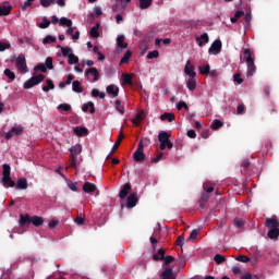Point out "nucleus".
Wrapping results in <instances>:
<instances>
[{"label":"nucleus","instance_id":"f257e3e1","mask_svg":"<svg viewBox=\"0 0 279 279\" xmlns=\"http://www.w3.org/2000/svg\"><path fill=\"white\" fill-rule=\"evenodd\" d=\"M244 61L247 64V77H253L256 73V64L254 63V58H252V51L250 49H244Z\"/></svg>","mask_w":279,"mask_h":279},{"label":"nucleus","instance_id":"f03ea898","mask_svg":"<svg viewBox=\"0 0 279 279\" xmlns=\"http://www.w3.org/2000/svg\"><path fill=\"white\" fill-rule=\"evenodd\" d=\"M69 151L71 158L70 167L75 169V167H77V156L82 154V146L80 144H75L69 148Z\"/></svg>","mask_w":279,"mask_h":279},{"label":"nucleus","instance_id":"7ed1b4c3","mask_svg":"<svg viewBox=\"0 0 279 279\" xmlns=\"http://www.w3.org/2000/svg\"><path fill=\"white\" fill-rule=\"evenodd\" d=\"M10 170H11L10 165L4 163L3 172H2L3 177L1 178V182L2 184H8V182H10V187L14 189V186H16V182H14L12 178H10Z\"/></svg>","mask_w":279,"mask_h":279},{"label":"nucleus","instance_id":"20e7f679","mask_svg":"<svg viewBox=\"0 0 279 279\" xmlns=\"http://www.w3.org/2000/svg\"><path fill=\"white\" fill-rule=\"evenodd\" d=\"M40 82H45V75L44 74H38L36 76L31 77L24 83V88L29 90V88H34V86H38Z\"/></svg>","mask_w":279,"mask_h":279},{"label":"nucleus","instance_id":"39448f33","mask_svg":"<svg viewBox=\"0 0 279 279\" xmlns=\"http://www.w3.org/2000/svg\"><path fill=\"white\" fill-rule=\"evenodd\" d=\"M15 66L22 73H29V68H27V61L25 60V54H20L15 58Z\"/></svg>","mask_w":279,"mask_h":279},{"label":"nucleus","instance_id":"423d86ee","mask_svg":"<svg viewBox=\"0 0 279 279\" xmlns=\"http://www.w3.org/2000/svg\"><path fill=\"white\" fill-rule=\"evenodd\" d=\"M145 146L143 142H140L137 145V149L133 153V160L135 162H143L145 160Z\"/></svg>","mask_w":279,"mask_h":279},{"label":"nucleus","instance_id":"0eeeda50","mask_svg":"<svg viewBox=\"0 0 279 279\" xmlns=\"http://www.w3.org/2000/svg\"><path fill=\"white\" fill-rule=\"evenodd\" d=\"M169 138H171V134L165 131L158 134V141L160 143L159 149H161V151L167 149V144L170 141Z\"/></svg>","mask_w":279,"mask_h":279},{"label":"nucleus","instance_id":"6e6552de","mask_svg":"<svg viewBox=\"0 0 279 279\" xmlns=\"http://www.w3.org/2000/svg\"><path fill=\"white\" fill-rule=\"evenodd\" d=\"M221 40L220 39H216L211 46L208 49V53H214V56H217L218 53H221Z\"/></svg>","mask_w":279,"mask_h":279},{"label":"nucleus","instance_id":"1a4fd4ad","mask_svg":"<svg viewBox=\"0 0 279 279\" xmlns=\"http://www.w3.org/2000/svg\"><path fill=\"white\" fill-rule=\"evenodd\" d=\"M90 75H93V82H99V71L97 68H89L85 71V76L90 80Z\"/></svg>","mask_w":279,"mask_h":279},{"label":"nucleus","instance_id":"9d476101","mask_svg":"<svg viewBox=\"0 0 279 279\" xmlns=\"http://www.w3.org/2000/svg\"><path fill=\"white\" fill-rule=\"evenodd\" d=\"M138 204V196L136 193H131L126 198V207L134 208Z\"/></svg>","mask_w":279,"mask_h":279},{"label":"nucleus","instance_id":"9b49d317","mask_svg":"<svg viewBox=\"0 0 279 279\" xmlns=\"http://www.w3.org/2000/svg\"><path fill=\"white\" fill-rule=\"evenodd\" d=\"M185 75H189V77H197V73L195 72V68L193 66V63L189 60L184 68Z\"/></svg>","mask_w":279,"mask_h":279},{"label":"nucleus","instance_id":"f8f14e48","mask_svg":"<svg viewBox=\"0 0 279 279\" xmlns=\"http://www.w3.org/2000/svg\"><path fill=\"white\" fill-rule=\"evenodd\" d=\"M266 228L269 229H278L279 228V221L277 217L267 218L265 221Z\"/></svg>","mask_w":279,"mask_h":279},{"label":"nucleus","instance_id":"ddd939ff","mask_svg":"<svg viewBox=\"0 0 279 279\" xmlns=\"http://www.w3.org/2000/svg\"><path fill=\"white\" fill-rule=\"evenodd\" d=\"M130 191H132V184L130 183L124 184L119 193L120 199H125Z\"/></svg>","mask_w":279,"mask_h":279},{"label":"nucleus","instance_id":"4468645a","mask_svg":"<svg viewBox=\"0 0 279 279\" xmlns=\"http://www.w3.org/2000/svg\"><path fill=\"white\" fill-rule=\"evenodd\" d=\"M83 191L84 193H95V191H97V185H95V183L85 182L83 184Z\"/></svg>","mask_w":279,"mask_h":279},{"label":"nucleus","instance_id":"2eb2a0df","mask_svg":"<svg viewBox=\"0 0 279 279\" xmlns=\"http://www.w3.org/2000/svg\"><path fill=\"white\" fill-rule=\"evenodd\" d=\"M160 279H175V276H173V269L172 268H166L160 274Z\"/></svg>","mask_w":279,"mask_h":279},{"label":"nucleus","instance_id":"dca6fc26","mask_svg":"<svg viewBox=\"0 0 279 279\" xmlns=\"http://www.w3.org/2000/svg\"><path fill=\"white\" fill-rule=\"evenodd\" d=\"M122 141H123V132H120V135H119L118 140L114 142L111 153L108 155L107 158H110V156H112V154H114V151H117V149H119V146L121 145Z\"/></svg>","mask_w":279,"mask_h":279},{"label":"nucleus","instance_id":"f3484780","mask_svg":"<svg viewBox=\"0 0 279 279\" xmlns=\"http://www.w3.org/2000/svg\"><path fill=\"white\" fill-rule=\"evenodd\" d=\"M15 189H17L20 191L27 190V179H25V178L19 179L16 184H15Z\"/></svg>","mask_w":279,"mask_h":279},{"label":"nucleus","instance_id":"a211bd4d","mask_svg":"<svg viewBox=\"0 0 279 279\" xmlns=\"http://www.w3.org/2000/svg\"><path fill=\"white\" fill-rule=\"evenodd\" d=\"M12 12V5L0 4V16H8Z\"/></svg>","mask_w":279,"mask_h":279},{"label":"nucleus","instance_id":"6ab92c4d","mask_svg":"<svg viewBox=\"0 0 279 279\" xmlns=\"http://www.w3.org/2000/svg\"><path fill=\"white\" fill-rule=\"evenodd\" d=\"M161 121H168L169 123H173L175 121V114L171 112H165L160 116Z\"/></svg>","mask_w":279,"mask_h":279},{"label":"nucleus","instance_id":"aec40b11","mask_svg":"<svg viewBox=\"0 0 279 279\" xmlns=\"http://www.w3.org/2000/svg\"><path fill=\"white\" fill-rule=\"evenodd\" d=\"M196 40L198 43V47H204V43L208 44L210 38L208 37V33H204L201 37H196Z\"/></svg>","mask_w":279,"mask_h":279},{"label":"nucleus","instance_id":"412c9836","mask_svg":"<svg viewBox=\"0 0 279 279\" xmlns=\"http://www.w3.org/2000/svg\"><path fill=\"white\" fill-rule=\"evenodd\" d=\"M106 92L108 93V95H111L112 97H119V87L114 85H108Z\"/></svg>","mask_w":279,"mask_h":279},{"label":"nucleus","instance_id":"4be33fe9","mask_svg":"<svg viewBox=\"0 0 279 279\" xmlns=\"http://www.w3.org/2000/svg\"><path fill=\"white\" fill-rule=\"evenodd\" d=\"M88 108H89L90 114H95V102L88 101L87 104H84L82 106L83 112H88Z\"/></svg>","mask_w":279,"mask_h":279},{"label":"nucleus","instance_id":"5701e85b","mask_svg":"<svg viewBox=\"0 0 279 279\" xmlns=\"http://www.w3.org/2000/svg\"><path fill=\"white\" fill-rule=\"evenodd\" d=\"M31 223H33V226L38 228L45 223V219H43V217H39V216H33L31 217Z\"/></svg>","mask_w":279,"mask_h":279},{"label":"nucleus","instance_id":"b1692460","mask_svg":"<svg viewBox=\"0 0 279 279\" xmlns=\"http://www.w3.org/2000/svg\"><path fill=\"white\" fill-rule=\"evenodd\" d=\"M166 255H165V250L159 248L156 254L153 255V260L158 262V260H165Z\"/></svg>","mask_w":279,"mask_h":279},{"label":"nucleus","instance_id":"393cba45","mask_svg":"<svg viewBox=\"0 0 279 279\" xmlns=\"http://www.w3.org/2000/svg\"><path fill=\"white\" fill-rule=\"evenodd\" d=\"M72 90H73V93H84L82 83L80 81H73L72 82Z\"/></svg>","mask_w":279,"mask_h":279},{"label":"nucleus","instance_id":"a878e982","mask_svg":"<svg viewBox=\"0 0 279 279\" xmlns=\"http://www.w3.org/2000/svg\"><path fill=\"white\" fill-rule=\"evenodd\" d=\"M117 45L120 49H128V43H125V36L120 35L117 37Z\"/></svg>","mask_w":279,"mask_h":279},{"label":"nucleus","instance_id":"bb28decb","mask_svg":"<svg viewBox=\"0 0 279 279\" xmlns=\"http://www.w3.org/2000/svg\"><path fill=\"white\" fill-rule=\"evenodd\" d=\"M186 86L189 90H195V88H197V82L195 81V77H190L186 82Z\"/></svg>","mask_w":279,"mask_h":279},{"label":"nucleus","instance_id":"cd10ccee","mask_svg":"<svg viewBox=\"0 0 279 279\" xmlns=\"http://www.w3.org/2000/svg\"><path fill=\"white\" fill-rule=\"evenodd\" d=\"M89 36H92V38H99V23L90 28Z\"/></svg>","mask_w":279,"mask_h":279},{"label":"nucleus","instance_id":"c85d7f7f","mask_svg":"<svg viewBox=\"0 0 279 279\" xmlns=\"http://www.w3.org/2000/svg\"><path fill=\"white\" fill-rule=\"evenodd\" d=\"M143 117H145V113L143 111H140L135 118L132 120V123L134 125H141V121H143Z\"/></svg>","mask_w":279,"mask_h":279},{"label":"nucleus","instance_id":"c756f323","mask_svg":"<svg viewBox=\"0 0 279 279\" xmlns=\"http://www.w3.org/2000/svg\"><path fill=\"white\" fill-rule=\"evenodd\" d=\"M47 85L43 87L44 93H49V90H53L56 88V85L53 84V81L47 80Z\"/></svg>","mask_w":279,"mask_h":279},{"label":"nucleus","instance_id":"7c9ffc66","mask_svg":"<svg viewBox=\"0 0 279 279\" xmlns=\"http://www.w3.org/2000/svg\"><path fill=\"white\" fill-rule=\"evenodd\" d=\"M27 223H32V217H29V215L20 216V226H27Z\"/></svg>","mask_w":279,"mask_h":279},{"label":"nucleus","instance_id":"2f4dec72","mask_svg":"<svg viewBox=\"0 0 279 279\" xmlns=\"http://www.w3.org/2000/svg\"><path fill=\"white\" fill-rule=\"evenodd\" d=\"M268 239H278L279 236V228L278 229H269L267 233Z\"/></svg>","mask_w":279,"mask_h":279},{"label":"nucleus","instance_id":"473e14b6","mask_svg":"<svg viewBox=\"0 0 279 279\" xmlns=\"http://www.w3.org/2000/svg\"><path fill=\"white\" fill-rule=\"evenodd\" d=\"M74 134H76V136H84V134H88V129L76 126L74 128Z\"/></svg>","mask_w":279,"mask_h":279},{"label":"nucleus","instance_id":"72a5a7b5","mask_svg":"<svg viewBox=\"0 0 279 279\" xmlns=\"http://www.w3.org/2000/svg\"><path fill=\"white\" fill-rule=\"evenodd\" d=\"M123 77V84H126L128 86H132V80L134 77V74H122Z\"/></svg>","mask_w":279,"mask_h":279},{"label":"nucleus","instance_id":"f704fd0d","mask_svg":"<svg viewBox=\"0 0 279 279\" xmlns=\"http://www.w3.org/2000/svg\"><path fill=\"white\" fill-rule=\"evenodd\" d=\"M59 49H61V53L63 56V58H69V56H71V53H73V49L69 48V47H61L58 46Z\"/></svg>","mask_w":279,"mask_h":279},{"label":"nucleus","instance_id":"c9c22d12","mask_svg":"<svg viewBox=\"0 0 279 279\" xmlns=\"http://www.w3.org/2000/svg\"><path fill=\"white\" fill-rule=\"evenodd\" d=\"M4 75L5 77H8V80H10L11 82H14L16 80V74L14 72H12V70L10 69H5L4 70Z\"/></svg>","mask_w":279,"mask_h":279},{"label":"nucleus","instance_id":"e433bc0d","mask_svg":"<svg viewBox=\"0 0 279 279\" xmlns=\"http://www.w3.org/2000/svg\"><path fill=\"white\" fill-rule=\"evenodd\" d=\"M80 62V58L75 56L73 52L69 54L68 57V63L69 64H77Z\"/></svg>","mask_w":279,"mask_h":279},{"label":"nucleus","instance_id":"4c0bfd02","mask_svg":"<svg viewBox=\"0 0 279 279\" xmlns=\"http://www.w3.org/2000/svg\"><path fill=\"white\" fill-rule=\"evenodd\" d=\"M132 58V52L130 50H128L124 56L122 57V59L120 60V64H128V62H130V59Z\"/></svg>","mask_w":279,"mask_h":279},{"label":"nucleus","instance_id":"58836bf2","mask_svg":"<svg viewBox=\"0 0 279 279\" xmlns=\"http://www.w3.org/2000/svg\"><path fill=\"white\" fill-rule=\"evenodd\" d=\"M198 70H199L201 75H209L210 74V65H208V64L198 66Z\"/></svg>","mask_w":279,"mask_h":279},{"label":"nucleus","instance_id":"ea45409f","mask_svg":"<svg viewBox=\"0 0 279 279\" xmlns=\"http://www.w3.org/2000/svg\"><path fill=\"white\" fill-rule=\"evenodd\" d=\"M59 25H65V27H72L73 26V21H71L70 19L66 17H61Z\"/></svg>","mask_w":279,"mask_h":279},{"label":"nucleus","instance_id":"a19ab883","mask_svg":"<svg viewBox=\"0 0 279 279\" xmlns=\"http://www.w3.org/2000/svg\"><path fill=\"white\" fill-rule=\"evenodd\" d=\"M141 10H147L151 5L153 0H138Z\"/></svg>","mask_w":279,"mask_h":279},{"label":"nucleus","instance_id":"79ce46f5","mask_svg":"<svg viewBox=\"0 0 279 279\" xmlns=\"http://www.w3.org/2000/svg\"><path fill=\"white\" fill-rule=\"evenodd\" d=\"M116 110L121 114H125V107L121 105L119 99L116 100Z\"/></svg>","mask_w":279,"mask_h":279},{"label":"nucleus","instance_id":"37998d69","mask_svg":"<svg viewBox=\"0 0 279 279\" xmlns=\"http://www.w3.org/2000/svg\"><path fill=\"white\" fill-rule=\"evenodd\" d=\"M214 260L217 265H221V263H226V256L221 255V254H216L214 256Z\"/></svg>","mask_w":279,"mask_h":279},{"label":"nucleus","instance_id":"c03bdc74","mask_svg":"<svg viewBox=\"0 0 279 279\" xmlns=\"http://www.w3.org/2000/svg\"><path fill=\"white\" fill-rule=\"evenodd\" d=\"M57 38L51 36V35H47L44 39H43V45H51V43H56Z\"/></svg>","mask_w":279,"mask_h":279},{"label":"nucleus","instance_id":"a18cd8bd","mask_svg":"<svg viewBox=\"0 0 279 279\" xmlns=\"http://www.w3.org/2000/svg\"><path fill=\"white\" fill-rule=\"evenodd\" d=\"M46 69L49 71H53V58L47 57L46 58V63H45Z\"/></svg>","mask_w":279,"mask_h":279},{"label":"nucleus","instance_id":"49530a36","mask_svg":"<svg viewBox=\"0 0 279 279\" xmlns=\"http://www.w3.org/2000/svg\"><path fill=\"white\" fill-rule=\"evenodd\" d=\"M219 128H223V122L221 120H214L211 123V130H219Z\"/></svg>","mask_w":279,"mask_h":279},{"label":"nucleus","instance_id":"de8ad7c7","mask_svg":"<svg viewBox=\"0 0 279 279\" xmlns=\"http://www.w3.org/2000/svg\"><path fill=\"white\" fill-rule=\"evenodd\" d=\"M51 25V22L47 20V17H44L39 24L40 29H47Z\"/></svg>","mask_w":279,"mask_h":279},{"label":"nucleus","instance_id":"09e8293b","mask_svg":"<svg viewBox=\"0 0 279 279\" xmlns=\"http://www.w3.org/2000/svg\"><path fill=\"white\" fill-rule=\"evenodd\" d=\"M208 203V195L203 194L199 198V208H204L206 204Z\"/></svg>","mask_w":279,"mask_h":279},{"label":"nucleus","instance_id":"8fccbe9b","mask_svg":"<svg viewBox=\"0 0 279 279\" xmlns=\"http://www.w3.org/2000/svg\"><path fill=\"white\" fill-rule=\"evenodd\" d=\"M56 3V0H40V5L43 8H49L50 5H53Z\"/></svg>","mask_w":279,"mask_h":279},{"label":"nucleus","instance_id":"3c124183","mask_svg":"<svg viewBox=\"0 0 279 279\" xmlns=\"http://www.w3.org/2000/svg\"><path fill=\"white\" fill-rule=\"evenodd\" d=\"M34 71H40L41 73H47V68L45 63H39L34 68Z\"/></svg>","mask_w":279,"mask_h":279},{"label":"nucleus","instance_id":"603ef678","mask_svg":"<svg viewBox=\"0 0 279 279\" xmlns=\"http://www.w3.org/2000/svg\"><path fill=\"white\" fill-rule=\"evenodd\" d=\"M197 234H199V229L192 230L189 236V241H195V239H197Z\"/></svg>","mask_w":279,"mask_h":279},{"label":"nucleus","instance_id":"864d4df0","mask_svg":"<svg viewBox=\"0 0 279 279\" xmlns=\"http://www.w3.org/2000/svg\"><path fill=\"white\" fill-rule=\"evenodd\" d=\"M235 260L239 263H250V257L245 255H239L235 257Z\"/></svg>","mask_w":279,"mask_h":279},{"label":"nucleus","instance_id":"5fc2aeb1","mask_svg":"<svg viewBox=\"0 0 279 279\" xmlns=\"http://www.w3.org/2000/svg\"><path fill=\"white\" fill-rule=\"evenodd\" d=\"M58 110H63V112H69V110H71V105H69V104H60L58 106Z\"/></svg>","mask_w":279,"mask_h":279},{"label":"nucleus","instance_id":"6e6d98bb","mask_svg":"<svg viewBox=\"0 0 279 279\" xmlns=\"http://www.w3.org/2000/svg\"><path fill=\"white\" fill-rule=\"evenodd\" d=\"M174 260H175V257H174V256H171V255H167V256L163 258L165 265H171V263H173Z\"/></svg>","mask_w":279,"mask_h":279},{"label":"nucleus","instance_id":"4d7b16f0","mask_svg":"<svg viewBox=\"0 0 279 279\" xmlns=\"http://www.w3.org/2000/svg\"><path fill=\"white\" fill-rule=\"evenodd\" d=\"M12 132L14 134V136H21V134H23V126H19V128H12Z\"/></svg>","mask_w":279,"mask_h":279},{"label":"nucleus","instance_id":"13d9d810","mask_svg":"<svg viewBox=\"0 0 279 279\" xmlns=\"http://www.w3.org/2000/svg\"><path fill=\"white\" fill-rule=\"evenodd\" d=\"M158 56H159L158 50H153V51L148 52L147 59L148 60H154V58H158Z\"/></svg>","mask_w":279,"mask_h":279},{"label":"nucleus","instance_id":"bf43d9fd","mask_svg":"<svg viewBox=\"0 0 279 279\" xmlns=\"http://www.w3.org/2000/svg\"><path fill=\"white\" fill-rule=\"evenodd\" d=\"M34 1H36V0H26V1L22 4V7H21V9L23 10V12H25V10H27V8H29V5H32V3H34Z\"/></svg>","mask_w":279,"mask_h":279},{"label":"nucleus","instance_id":"052dcab7","mask_svg":"<svg viewBox=\"0 0 279 279\" xmlns=\"http://www.w3.org/2000/svg\"><path fill=\"white\" fill-rule=\"evenodd\" d=\"M182 108H184L185 110H189V105H186V102L184 101L178 102L177 110H182Z\"/></svg>","mask_w":279,"mask_h":279},{"label":"nucleus","instance_id":"680f3d73","mask_svg":"<svg viewBox=\"0 0 279 279\" xmlns=\"http://www.w3.org/2000/svg\"><path fill=\"white\" fill-rule=\"evenodd\" d=\"M162 156H165V154H163V153H160L157 157H155V158L151 159V162H153V163H158V162H160V161L162 160Z\"/></svg>","mask_w":279,"mask_h":279},{"label":"nucleus","instance_id":"e2e57ef3","mask_svg":"<svg viewBox=\"0 0 279 279\" xmlns=\"http://www.w3.org/2000/svg\"><path fill=\"white\" fill-rule=\"evenodd\" d=\"M234 226L235 228H243V220L241 218H235Z\"/></svg>","mask_w":279,"mask_h":279},{"label":"nucleus","instance_id":"0e129e2a","mask_svg":"<svg viewBox=\"0 0 279 279\" xmlns=\"http://www.w3.org/2000/svg\"><path fill=\"white\" fill-rule=\"evenodd\" d=\"M10 44H4L3 41H0V51H5V49H10Z\"/></svg>","mask_w":279,"mask_h":279},{"label":"nucleus","instance_id":"69168bd1","mask_svg":"<svg viewBox=\"0 0 279 279\" xmlns=\"http://www.w3.org/2000/svg\"><path fill=\"white\" fill-rule=\"evenodd\" d=\"M70 191H74V192H77V182H71L68 184Z\"/></svg>","mask_w":279,"mask_h":279},{"label":"nucleus","instance_id":"338daca9","mask_svg":"<svg viewBox=\"0 0 279 279\" xmlns=\"http://www.w3.org/2000/svg\"><path fill=\"white\" fill-rule=\"evenodd\" d=\"M186 134H187L189 138L197 137V133H195V130H189Z\"/></svg>","mask_w":279,"mask_h":279},{"label":"nucleus","instance_id":"774afa93","mask_svg":"<svg viewBox=\"0 0 279 279\" xmlns=\"http://www.w3.org/2000/svg\"><path fill=\"white\" fill-rule=\"evenodd\" d=\"M75 223H76L77 226H84V218H83L82 216H77V217L75 218Z\"/></svg>","mask_w":279,"mask_h":279}]
</instances>
